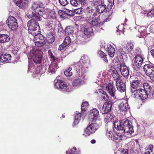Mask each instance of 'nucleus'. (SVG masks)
Listing matches in <instances>:
<instances>
[{"instance_id": "nucleus-21", "label": "nucleus", "mask_w": 154, "mask_h": 154, "mask_svg": "<svg viewBox=\"0 0 154 154\" xmlns=\"http://www.w3.org/2000/svg\"><path fill=\"white\" fill-rule=\"evenodd\" d=\"M144 70L146 75L149 76L154 72V68L152 65L147 64L145 65L143 67Z\"/></svg>"}, {"instance_id": "nucleus-48", "label": "nucleus", "mask_w": 154, "mask_h": 154, "mask_svg": "<svg viewBox=\"0 0 154 154\" xmlns=\"http://www.w3.org/2000/svg\"><path fill=\"white\" fill-rule=\"evenodd\" d=\"M145 151L149 152L151 153L153 150V145L151 144H149L145 148Z\"/></svg>"}, {"instance_id": "nucleus-18", "label": "nucleus", "mask_w": 154, "mask_h": 154, "mask_svg": "<svg viewBox=\"0 0 154 154\" xmlns=\"http://www.w3.org/2000/svg\"><path fill=\"white\" fill-rule=\"evenodd\" d=\"M119 109L121 111L125 112L129 109L128 101L124 100L122 101L119 106Z\"/></svg>"}, {"instance_id": "nucleus-41", "label": "nucleus", "mask_w": 154, "mask_h": 154, "mask_svg": "<svg viewBox=\"0 0 154 154\" xmlns=\"http://www.w3.org/2000/svg\"><path fill=\"white\" fill-rule=\"evenodd\" d=\"M92 31L93 30L91 27L86 26L84 29V33L85 35H88L90 34Z\"/></svg>"}, {"instance_id": "nucleus-59", "label": "nucleus", "mask_w": 154, "mask_h": 154, "mask_svg": "<svg viewBox=\"0 0 154 154\" xmlns=\"http://www.w3.org/2000/svg\"><path fill=\"white\" fill-rule=\"evenodd\" d=\"M109 2L108 5H110V6H112L114 4V0H107Z\"/></svg>"}, {"instance_id": "nucleus-45", "label": "nucleus", "mask_w": 154, "mask_h": 154, "mask_svg": "<svg viewBox=\"0 0 154 154\" xmlns=\"http://www.w3.org/2000/svg\"><path fill=\"white\" fill-rule=\"evenodd\" d=\"M48 19H50V18L52 19H54L56 17V14L54 10H51L49 13L48 16Z\"/></svg>"}, {"instance_id": "nucleus-23", "label": "nucleus", "mask_w": 154, "mask_h": 154, "mask_svg": "<svg viewBox=\"0 0 154 154\" xmlns=\"http://www.w3.org/2000/svg\"><path fill=\"white\" fill-rule=\"evenodd\" d=\"M96 94L97 93L100 100H108V96L103 90L100 89L98 91L95 92Z\"/></svg>"}, {"instance_id": "nucleus-44", "label": "nucleus", "mask_w": 154, "mask_h": 154, "mask_svg": "<svg viewBox=\"0 0 154 154\" xmlns=\"http://www.w3.org/2000/svg\"><path fill=\"white\" fill-rule=\"evenodd\" d=\"M112 75L114 79L116 80V81L122 80L121 79V77L120 75L116 71H114L112 73Z\"/></svg>"}, {"instance_id": "nucleus-42", "label": "nucleus", "mask_w": 154, "mask_h": 154, "mask_svg": "<svg viewBox=\"0 0 154 154\" xmlns=\"http://www.w3.org/2000/svg\"><path fill=\"white\" fill-rule=\"evenodd\" d=\"M55 40V38L52 33H50L48 34V40L50 44L53 43Z\"/></svg>"}, {"instance_id": "nucleus-16", "label": "nucleus", "mask_w": 154, "mask_h": 154, "mask_svg": "<svg viewBox=\"0 0 154 154\" xmlns=\"http://www.w3.org/2000/svg\"><path fill=\"white\" fill-rule=\"evenodd\" d=\"M112 101H108L106 102L103 105L101 112L103 114L108 113L110 111L112 105Z\"/></svg>"}, {"instance_id": "nucleus-36", "label": "nucleus", "mask_w": 154, "mask_h": 154, "mask_svg": "<svg viewBox=\"0 0 154 154\" xmlns=\"http://www.w3.org/2000/svg\"><path fill=\"white\" fill-rule=\"evenodd\" d=\"M113 120V116L110 113H106L105 116L104 121L107 123Z\"/></svg>"}, {"instance_id": "nucleus-49", "label": "nucleus", "mask_w": 154, "mask_h": 154, "mask_svg": "<svg viewBox=\"0 0 154 154\" xmlns=\"http://www.w3.org/2000/svg\"><path fill=\"white\" fill-rule=\"evenodd\" d=\"M94 5H97V4H103L104 3V0H94L92 2Z\"/></svg>"}, {"instance_id": "nucleus-33", "label": "nucleus", "mask_w": 154, "mask_h": 154, "mask_svg": "<svg viewBox=\"0 0 154 154\" xmlns=\"http://www.w3.org/2000/svg\"><path fill=\"white\" fill-rule=\"evenodd\" d=\"M81 114L80 112H76L75 116V119L72 124L73 127L77 125L80 120Z\"/></svg>"}, {"instance_id": "nucleus-17", "label": "nucleus", "mask_w": 154, "mask_h": 154, "mask_svg": "<svg viewBox=\"0 0 154 154\" xmlns=\"http://www.w3.org/2000/svg\"><path fill=\"white\" fill-rule=\"evenodd\" d=\"M14 2L20 8L25 9L28 6V1L26 0H13Z\"/></svg>"}, {"instance_id": "nucleus-4", "label": "nucleus", "mask_w": 154, "mask_h": 154, "mask_svg": "<svg viewBox=\"0 0 154 154\" xmlns=\"http://www.w3.org/2000/svg\"><path fill=\"white\" fill-rule=\"evenodd\" d=\"M75 70L76 78L72 81V85L74 88H77L84 83L87 77L86 73L81 72L79 69L76 68Z\"/></svg>"}, {"instance_id": "nucleus-58", "label": "nucleus", "mask_w": 154, "mask_h": 154, "mask_svg": "<svg viewBox=\"0 0 154 154\" xmlns=\"http://www.w3.org/2000/svg\"><path fill=\"white\" fill-rule=\"evenodd\" d=\"M121 154H128V151L127 149H120Z\"/></svg>"}, {"instance_id": "nucleus-24", "label": "nucleus", "mask_w": 154, "mask_h": 154, "mask_svg": "<svg viewBox=\"0 0 154 154\" xmlns=\"http://www.w3.org/2000/svg\"><path fill=\"white\" fill-rule=\"evenodd\" d=\"M106 50L108 52V54L111 57L114 56L115 53L114 47L110 44H107L106 47Z\"/></svg>"}, {"instance_id": "nucleus-35", "label": "nucleus", "mask_w": 154, "mask_h": 154, "mask_svg": "<svg viewBox=\"0 0 154 154\" xmlns=\"http://www.w3.org/2000/svg\"><path fill=\"white\" fill-rule=\"evenodd\" d=\"M66 154H80V151L77 150L75 147H73L66 152Z\"/></svg>"}, {"instance_id": "nucleus-26", "label": "nucleus", "mask_w": 154, "mask_h": 154, "mask_svg": "<svg viewBox=\"0 0 154 154\" xmlns=\"http://www.w3.org/2000/svg\"><path fill=\"white\" fill-rule=\"evenodd\" d=\"M134 46L132 43H128L127 44L126 48H125L124 49H122L123 51H122V54H124L127 53L129 54L132 50Z\"/></svg>"}, {"instance_id": "nucleus-3", "label": "nucleus", "mask_w": 154, "mask_h": 154, "mask_svg": "<svg viewBox=\"0 0 154 154\" xmlns=\"http://www.w3.org/2000/svg\"><path fill=\"white\" fill-rule=\"evenodd\" d=\"M90 61L88 57L86 55H83L81 58L80 61L78 62H74L72 64L75 69L76 68L79 69L81 72L86 73V72L90 65Z\"/></svg>"}, {"instance_id": "nucleus-43", "label": "nucleus", "mask_w": 154, "mask_h": 154, "mask_svg": "<svg viewBox=\"0 0 154 154\" xmlns=\"http://www.w3.org/2000/svg\"><path fill=\"white\" fill-rule=\"evenodd\" d=\"M88 106V103L87 102H83L81 105V109L82 112L84 113L87 110Z\"/></svg>"}, {"instance_id": "nucleus-62", "label": "nucleus", "mask_w": 154, "mask_h": 154, "mask_svg": "<svg viewBox=\"0 0 154 154\" xmlns=\"http://www.w3.org/2000/svg\"><path fill=\"white\" fill-rule=\"evenodd\" d=\"M151 53L152 56L154 58V49L151 50Z\"/></svg>"}, {"instance_id": "nucleus-5", "label": "nucleus", "mask_w": 154, "mask_h": 154, "mask_svg": "<svg viewBox=\"0 0 154 154\" xmlns=\"http://www.w3.org/2000/svg\"><path fill=\"white\" fill-rule=\"evenodd\" d=\"M42 55L43 52L40 50L32 48L28 56L29 61L32 60L36 63L39 64L42 61Z\"/></svg>"}, {"instance_id": "nucleus-60", "label": "nucleus", "mask_w": 154, "mask_h": 154, "mask_svg": "<svg viewBox=\"0 0 154 154\" xmlns=\"http://www.w3.org/2000/svg\"><path fill=\"white\" fill-rule=\"evenodd\" d=\"M149 77H150V79H151V80L154 82V72Z\"/></svg>"}, {"instance_id": "nucleus-53", "label": "nucleus", "mask_w": 154, "mask_h": 154, "mask_svg": "<svg viewBox=\"0 0 154 154\" xmlns=\"http://www.w3.org/2000/svg\"><path fill=\"white\" fill-rule=\"evenodd\" d=\"M59 1L60 5L63 6H66L68 3L67 0H59Z\"/></svg>"}, {"instance_id": "nucleus-28", "label": "nucleus", "mask_w": 154, "mask_h": 154, "mask_svg": "<svg viewBox=\"0 0 154 154\" xmlns=\"http://www.w3.org/2000/svg\"><path fill=\"white\" fill-rule=\"evenodd\" d=\"M46 25L47 26L51 29H58V31L60 30V29H58L57 28V26L55 25L54 22L50 19H49L48 20Z\"/></svg>"}, {"instance_id": "nucleus-61", "label": "nucleus", "mask_w": 154, "mask_h": 154, "mask_svg": "<svg viewBox=\"0 0 154 154\" xmlns=\"http://www.w3.org/2000/svg\"><path fill=\"white\" fill-rule=\"evenodd\" d=\"M133 154H139V151L137 150H135L134 151Z\"/></svg>"}, {"instance_id": "nucleus-56", "label": "nucleus", "mask_w": 154, "mask_h": 154, "mask_svg": "<svg viewBox=\"0 0 154 154\" xmlns=\"http://www.w3.org/2000/svg\"><path fill=\"white\" fill-rule=\"evenodd\" d=\"M67 46L65 44H63V42L60 45L59 47L58 50L59 51H61L65 48Z\"/></svg>"}, {"instance_id": "nucleus-52", "label": "nucleus", "mask_w": 154, "mask_h": 154, "mask_svg": "<svg viewBox=\"0 0 154 154\" xmlns=\"http://www.w3.org/2000/svg\"><path fill=\"white\" fill-rule=\"evenodd\" d=\"M63 44H65L67 46L71 42L70 38L69 36L66 37L63 41Z\"/></svg>"}, {"instance_id": "nucleus-54", "label": "nucleus", "mask_w": 154, "mask_h": 154, "mask_svg": "<svg viewBox=\"0 0 154 154\" xmlns=\"http://www.w3.org/2000/svg\"><path fill=\"white\" fill-rule=\"evenodd\" d=\"M147 14L148 16L154 17V9L151 10L147 13Z\"/></svg>"}, {"instance_id": "nucleus-64", "label": "nucleus", "mask_w": 154, "mask_h": 154, "mask_svg": "<svg viewBox=\"0 0 154 154\" xmlns=\"http://www.w3.org/2000/svg\"><path fill=\"white\" fill-rule=\"evenodd\" d=\"M151 153L149 152L146 151L144 154H151Z\"/></svg>"}, {"instance_id": "nucleus-46", "label": "nucleus", "mask_w": 154, "mask_h": 154, "mask_svg": "<svg viewBox=\"0 0 154 154\" xmlns=\"http://www.w3.org/2000/svg\"><path fill=\"white\" fill-rule=\"evenodd\" d=\"M72 69L71 67H69L66 69L64 72V74L66 76H70L72 75V73L71 71Z\"/></svg>"}, {"instance_id": "nucleus-31", "label": "nucleus", "mask_w": 154, "mask_h": 154, "mask_svg": "<svg viewBox=\"0 0 154 154\" xmlns=\"http://www.w3.org/2000/svg\"><path fill=\"white\" fill-rule=\"evenodd\" d=\"M106 74L104 72H101L97 76V80L98 81L95 82L96 84L99 85L100 83H103Z\"/></svg>"}, {"instance_id": "nucleus-29", "label": "nucleus", "mask_w": 154, "mask_h": 154, "mask_svg": "<svg viewBox=\"0 0 154 154\" xmlns=\"http://www.w3.org/2000/svg\"><path fill=\"white\" fill-rule=\"evenodd\" d=\"M106 8V5L104 4H100L97 5L95 8V11L98 14L103 13Z\"/></svg>"}, {"instance_id": "nucleus-32", "label": "nucleus", "mask_w": 154, "mask_h": 154, "mask_svg": "<svg viewBox=\"0 0 154 154\" xmlns=\"http://www.w3.org/2000/svg\"><path fill=\"white\" fill-rule=\"evenodd\" d=\"M142 85L140 81L137 80H134L131 83V87L134 89L141 87Z\"/></svg>"}, {"instance_id": "nucleus-7", "label": "nucleus", "mask_w": 154, "mask_h": 154, "mask_svg": "<svg viewBox=\"0 0 154 154\" xmlns=\"http://www.w3.org/2000/svg\"><path fill=\"white\" fill-rule=\"evenodd\" d=\"M113 64L115 69L120 71L123 76L125 78L128 77L129 74V68L125 63L117 62H113Z\"/></svg>"}, {"instance_id": "nucleus-15", "label": "nucleus", "mask_w": 154, "mask_h": 154, "mask_svg": "<svg viewBox=\"0 0 154 154\" xmlns=\"http://www.w3.org/2000/svg\"><path fill=\"white\" fill-rule=\"evenodd\" d=\"M55 86L57 89L60 90L66 89L67 88L66 83L61 80L56 79L55 80Z\"/></svg>"}, {"instance_id": "nucleus-22", "label": "nucleus", "mask_w": 154, "mask_h": 154, "mask_svg": "<svg viewBox=\"0 0 154 154\" xmlns=\"http://www.w3.org/2000/svg\"><path fill=\"white\" fill-rule=\"evenodd\" d=\"M11 55L8 53H5L2 55L0 57V63H8L11 62Z\"/></svg>"}, {"instance_id": "nucleus-30", "label": "nucleus", "mask_w": 154, "mask_h": 154, "mask_svg": "<svg viewBox=\"0 0 154 154\" xmlns=\"http://www.w3.org/2000/svg\"><path fill=\"white\" fill-rule=\"evenodd\" d=\"M106 135L109 139L112 140L114 135V131L112 127L108 126L106 129Z\"/></svg>"}, {"instance_id": "nucleus-2", "label": "nucleus", "mask_w": 154, "mask_h": 154, "mask_svg": "<svg viewBox=\"0 0 154 154\" xmlns=\"http://www.w3.org/2000/svg\"><path fill=\"white\" fill-rule=\"evenodd\" d=\"M113 126L117 130L122 131L125 133L129 134L134 132L133 126L128 120H126L123 123L120 121H116L114 123Z\"/></svg>"}, {"instance_id": "nucleus-51", "label": "nucleus", "mask_w": 154, "mask_h": 154, "mask_svg": "<svg viewBox=\"0 0 154 154\" xmlns=\"http://www.w3.org/2000/svg\"><path fill=\"white\" fill-rule=\"evenodd\" d=\"M70 3L73 6H77L78 5L81 4L78 0H70Z\"/></svg>"}, {"instance_id": "nucleus-27", "label": "nucleus", "mask_w": 154, "mask_h": 154, "mask_svg": "<svg viewBox=\"0 0 154 154\" xmlns=\"http://www.w3.org/2000/svg\"><path fill=\"white\" fill-rule=\"evenodd\" d=\"M135 29L138 30L140 35H137V36L140 38L143 36L146 32V28L144 26H137L135 27Z\"/></svg>"}, {"instance_id": "nucleus-37", "label": "nucleus", "mask_w": 154, "mask_h": 154, "mask_svg": "<svg viewBox=\"0 0 154 154\" xmlns=\"http://www.w3.org/2000/svg\"><path fill=\"white\" fill-rule=\"evenodd\" d=\"M97 54L102 58V59L106 63H107L108 62V60L106 58V56L107 55L103 52L101 51H98Z\"/></svg>"}, {"instance_id": "nucleus-63", "label": "nucleus", "mask_w": 154, "mask_h": 154, "mask_svg": "<svg viewBox=\"0 0 154 154\" xmlns=\"http://www.w3.org/2000/svg\"><path fill=\"white\" fill-rule=\"evenodd\" d=\"M97 13L96 12H94L93 13V15H92L93 17H96L97 16L98 14H97Z\"/></svg>"}, {"instance_id": "nucleus-13", "label": "nucleus", "mask_w": 154, "mask_h": 154, "mask_svg": "<svg viewBox=\"0 0 154 154\" xmlns=\"http://www.w3.org/2000/svg\"><path fill=\"white\" fill-rule=\"evenodd\" d=\"M60 61H51V63L49 65L48 69V72L51 74H55L57 69L58 68V63Z\"/></svg>"}, {"instance_id": "nucleus-6", "label": "nucleus", "mask_w": 154, "mask_h": 154, "mask_svg": "<svg viewBox=\"0 0 154 154\" xmlns=\"http://www.w3.org/2000/svg\"><path fill=\"white\" fill-rule=\"evenodd\" d=\"M32 8L34 11L32 12L33 17L35 18L37 21H40L43 18H46L43 8L41 7L38 4H34L32 5Z\"/></svg>"}, {"instance_id": "nucleus-39", "label": "nucleus", "mask_w": 154, "mask_h": 154, "mask_svg": "<svg viewBox=\"0 0 154 154\" xmlns=\"http://www.w3.org/2000/svg\"><path fill=\"white\" fill-rule=\"evenodd\" d=\"M122 138V135L120 133H114L112 139V140H121Z\"/></svg>"}, {"instance_id": "nucleus-11", "label": "nucleus", "mask_w": 154, "mask_h": 154, "mask_svg": "<svg viewBox=\"0 0 154 154\" xmlns=\"http://www.w3.org/2000/svg\"><path fill=\"white\" fill-rule=\"evenodd\" d=\"M99 125L97 123H93L87 127L85 133L88 135L94 133L99 128Z\"/></svg>"}, {"instance_id": "nucleus-10", "label": "nucleus", "mask_w": 154, "mask_h": 154, "mask_svg": "<svg viewBox=\"0 0 154 154\" xmlns=\"http://www.w3.org/2000/svg\"><path fill=\"white\" fill-rule=\"evenodd\" d=\"M147 92L148 91L141 88L132 91V94L134 95L135 97H140L142 100L147 98Z\"/></svg>"}, {"instance_id": "nucleus-55", "label": "nucleus", "mask_w": 154, "mask_h": 154, "mask_svg": "<svg viewBox=\"0 0 154 154\" xmlns=\"http://www.w3.org/2000/svg\"><path fill=\"white\" fill-rule=\"evenodd\" d=\"M82 11V9L81 8L74 10L75 13L78 14H81Z\"/></svg>"}, {"instance_id": "nucleus-14", "label": "nucleus", "mask_w": 154, "mask_h": 154, "mask_svg": "<svg viewBox=\"0 0 154 154\" xmlns=\"http://www.w3.org/2000/svg\"><path fill=\"white\" fill-rule=\"evenodd\" d=\"M29 66L28 69V71H30L31 72H32L34 74V76L36 77V76H35V74H37V75H39V74L40 73V74H42V73L45 72L46 70V68L45 66L42 67V70L43 71H42L41 70L40 71H36V68L35 67L33 64H30V61H29Z\"/></svg>"}, {"instance_id": "nucleus-38", "label": "nucleus", "mask_w": 154, "mask_h": 154, "mask_svg": "<svg viewBox=\"0 0 154 154\" xmlns=\"http://www.w3.org/2000/svg\"><path fill=\"white\" fill-rule=\"evenodd\" d=\"M74 29V28L72 26H67L65 29V33L67 35H70L73 32Z\"/></svg>"}, {"instance_id": "nucleus-47", "label": "nucleus", "mask_w": 154, "mask_h": 154, "mask_svg": "<svg viewBox=\"0 0 154 154\" xmlns=\"http://www.w3.org/2000/svg\"><path fill=\"white\" fill-rule=\"evenodd\" d=\"M143 86L144 88V90H145L146 91H150L152 89L151 86L150 85L147 83L146 82L143 84Z\"/></svg>"}, {"instance_id": "nucleus-1", "label": "nucleus", "mask_w": 154, "mask_h": 154, "mask_svg": "<svg viewBox=\"0 0 154 154\" xmlns=\"http://www.w3.org/2000/svg\"><path fill=\"white\" fill-rule=\"evenodd\" d=\"M29 32L34 36V41L35 45L38 47L44 45L46 42L45 37L40 34V27L38 23L33 19H31L27 23Z\"/></svg>"}, {"instance_id": "nucleus-8", "label": "nucleus", "mask_w": 154, "mask_h": 154, "mask_svg": "<svg viewBox=\"0 0 154 154\" xmlns=\"http://www.w3.org/2000/svg\"><path fill=\"white\" fill-rule=\"evenodd\" d=\"M144 60L143 55L137 54L132 60V66L134 70L140 68Z\"/></svg>"}, {"instance_id": "nucleus-34", "label": "nucleus", "mask_w": 154, "mask_h": 154, "mask_svg": "<svg viewBox=\"0 0 154 154\" xmlns=\"http://www.w3.org/2000/svg\"><path fill=\"white\" fill-rule=\"evenodd\" d=\"M10 38L8 35L5 34H0V43H3L8 42Z\"/></svg>"}, {"instance_id": "nucleus-12", "label": "nucleus", "mask_w": 154, "mask_h": 154, "mask_svg": "<svg viewBox=\"0 0 154 154\" xmlns=\"http://www.w3.org/2000/svg\"><path fill=\"white\" fill-rule=\"evenodd\" d=\"M99 111L96 108L90 110L88 115V120L91 122L96 121L98 118Z\"/></svg>"}, {"instance_id": "nucleus-57", "label": "nucleus", "mask_w": 154, "mask_h": 154, "mask_svg": "<svg viewBox=\"0 0 154 154\" xmlns=\"http://www.w3.org/2000/svg\"><path fill=\"white\" fill-rule=\"evenodd\" d=\"M86 10L87 12L89 14H91L94 11V10L89 7H87L86 8Z\"/></svg>"}, {"instance_id": "nucleus-19", "label": "nucleus", "mask_w": 154, "mask_h": 154, "mask_svg": "<svg viewBox=\"0 0 154 154\" xmlns=\"http://www.w3.org/2000/svg\"><path fill=\"white\" fill-rule=\"evenodd\" d=\"M87 21L93 26H97L100 25V20L99 16L97 18L90 17L88 19Z\"/></svg>"}, {"instance_id": "nucleus-50", "label": "nucleus", "mask_w": 154, "mask_h": 154, "mask_svg": "<svg viewBox=\"0 0 154 154\" xmlns=\"http://www.w3.org/2000/svg\"><path fill=\"white\" fill-rule=\"evenodd\" d=\"M8 26V23H7V20L6 23H3L2 25L0 23V27H1V29H0V30H6L7 28H9Z\"/></svg>"}, {"instance_id": "nucleus-25", "label": "nucleus", "mask_w": 154, "mask_h": 154, "mask_svg": "<svg viewBox=\"0 0 154 154\" xmlns=\"http://www.w3.org/2000/svg\"><path fill=\"white\" fill-rule=\"evenodd\" d=\"M106 89L108 91L110 95L112 97L114 98L116 97L115 94L116 90L112 84L109 83L108 84H107L106 86Z\"/></svg>"}, {"instance_id": "nucleus-20", "label": "nucleus", "mask_w": 154, "mask_h": 154, "mask_svg": "<svg viewBox=\"0 0 154 154\" xmlns=\"http://www.w3.org/2000/svg\"><path fill=\"white\" fill-rule=\"evenodd\" d=\"M116 86L118 90L120 92H123L125 91L126 86L122 80L116 81Z\"/></svg>"}, {"instance_id": "nucleus-9", "label": "nucleus", "mask_w": 154, "mask_h": 154, "mask_svg": "<svg viewBox=\"0 0 154 154\" xmlns=\"http://www.w3.org/2000/svg\"><path fill=\"white\" fill-rule=\"evenodd\" d=\"M8 27L11 30L14 31L16 30L18 27V24L17 20L12 16L9 17L7 20Z\"/></svg>"}, {"instance_id": "nucleus-40", "label": "nucleus", "mask_w": 154, "mask_h": 154, "mask_svg": "<svg viewBox=\"0 0 154 154\" xmlns=\"http://www.w3.org/2000/svg\"><path fill=\"white\" fill-rule=\"evenodd\" d=\"M48 56H50L51 61H60V59L55 57L53 55L51 50H49L48 51Z\"/></svg>"}]
</instances>
